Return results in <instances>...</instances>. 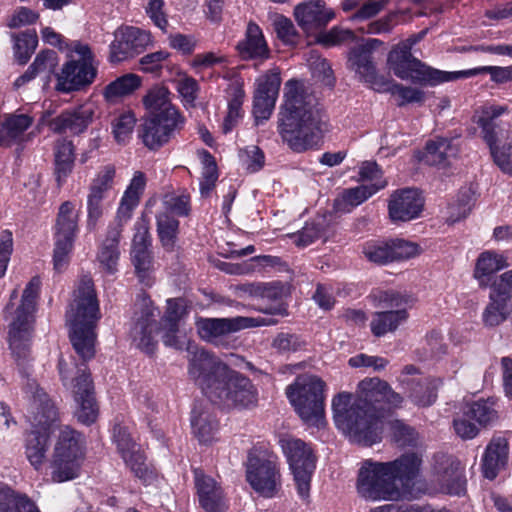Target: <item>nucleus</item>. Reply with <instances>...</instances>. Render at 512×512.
<instances>
[{
  "label": "nucleus",
  "instance_id": "nucleus-1",
  "mask_svg": "<svg viewBox=\"0 0 512 512\" xmlns=\"http://www.w3.org/2000/svg\"><path fill=\"white\" fill-rule=\"evenodd\" d=\"M403 397L380 378H365L358 394L342 392L333 398L335 425L351 441L370 446L382 438L385 416L401 406Z\"/></svg>",
  "mask_w": 512,
  "mask_h": 512
},
{
  "label": "nucleus",
  "instance_id": "nucleus-2",
  "mask_svg": "<svg viewBox=\"0 0 512 512\" xmlns=\"http://www.w3.org/2000/svg\"><path fill=\"white\" fill-rule=\"evenodd\" d=\"M421 462L416 453H406L388 462L365 460L358 470L356 492L369 502L416 498Z\"/></svg>",
  "mask_w": 512,
  "mask_h": 512
},
{
  "label": "nucleus",
  "instance_id": "nucleus-3",
  "mask_svg": "<svg viewBox=\"0 0 512 512\" xmlns=\"http://www.w3.org/2000/svg\"><path fill=\"white\" fill-rule=\"evenodd\" d=\"M188 371L214 404L223 408H249L257 403L258 392L251 380L205 350L194 352Z\"/></svg>",
  "mask_w": 512,
  "mask_h": 512
},
{
  "label": "nucleus",
  "instance_id": "nucleus-4",
  "mask_svg": "<svg viewBox=\"0 0 512 512\" xmlns=\"http://www.w3.org/2000/svg\"><path fill=\"white\" fill-rule=\"evenodd\" d=\"M284 103L278 118V133L293 151L303 152L318 145L322 117L314 98L305 91L302 81L288 80L284 85Z\"/></svg>",
  "mask_w": 512,
  "mask_h": 512
},
{
  "label": "nucleus",
  "instance_id": "nucleus-5",
  "mask_svg": "<svg viewBox=\"0 0 512 512\" xmlns=\"http://www.w3.org/2000/svg\"><path fill=\"white\" fill-rule=\"evenodd\" d=\"M186 314L187 306L183 299H168L167 309L158 326L156 318L159 311L150 298L142 296L135 304L134 325L130 331L133 344L144 353L152 354L157 346L155 333L159 331L165 346L178 350L186 347L193 356L200 349L192 346L186 333L180 329V322Z\"/></svg>",
  "mask_w": 512,
  "mask_h": 512
},
{
  "label": "nucleus",
  "instance_id": "nucleus-6",
  "mask_svg": "<svg viewBox=\"0 0 512 512\" xmlns=\"http://www.w3.org/2000/svg\"><path fill=\"white\" fill-rule=\"evenodd\" d=\"M100 318L99 303L90 277L80 279L73 299L66 311L70 340L77 354L84 360L94 356V328Z\"/></svg>",
  "mask_w": 512,
  "mask_h": 512
},
{
  "label": "nucleus",
  "instance_id": "nucleus-7",
  "mask_svg": "<svg viewBox=\"0 0 512 512\" xmlns=\"http://www.w3.org/2000/svg\"><path fill=\"white\" fill-rule=\"evenodd\" d=\"M32 393V402L29 407L27 419L31 424V431L25 438V455L29 463L39 470L46 459L49 448L50 433L56 427L58 412L48 395L38 386Z\"/></svg>",
  "mask_w": 512,
  "mask_h": 512
},
{
  "label": "nucleus",
  "instance_id": "nucleus-8",
  "mask_svg": "<svg viewBox=\"0 0 512 512\" xmlns=\"http://www.w3.org/2000/svg\"><path fill=\"white\" fill-rule=\"evenodd\" d=\"M426 32L409 37L399 43L388 55V64L393 73L402 80H410L421 85L436 86L452 80L449 72L427 66L411 54V49Z\"/></svg>",
  "mask_w": 512,
  "mask_h": 512
},
{
  "label": "nucleus",
  "instance_id": "nucleus-9",
  "mask_svg": "<svg viewBox=\"0 0 512 512\" xmlns=\"http://www.w3.org/2000/svg\"><path fill=\"white\" fill-rule=\"evenodd\" d=\"M85 456V439L69 426L59 429L50 460L51 479L62 483L79 477Z\"/></svg>",
  "mask_w": 512,
  "mask_h": 512
},
{
  "label": "nucleus",
  "instance_id": "nucleus-10",
  "mask_svg": "<svg viewBox=\"0 0 512 512\" xmlns=\"http://www.w3.org/2000/svg\"><path fill=\"white\" fill-rule=\"evenodd\" d=\"M325 383L314 375L298 376L286 389L287 397L302 421L315 427L325 424Z\"/></svg>",
  "mask_w": 512,
  "mask_h": 512
},
{
  "label": "nucleus",
  "instance_id": "nucleus-11",
  "mask_svg": "<svg viewBox=\"0 0 512 512\" xmlns=\"http://www.w3.org/2000/svg\"><path fill=\"white\" fill-rule=\"evenodd\" d=\"M39 285L40 281L37 278H33L26 285L21 303L9 324V346L17 360H24L29 355Z\"/></svg>",
  "mask_w": 512,
  "mask_h": 512
},
{
  "label": "nucleus",
  "instance_id": "nucleus-12",
  "mask_svg": "<svg viewBox=\"0 0 512 512\" xmlns=\"http://www.w3.org/2000/svg\"><path fill=\"white\" fill-rule=\"evenodd\" d=\"M281 449L287 459L299 497L309 498L311 478L316 468V456L309 444L292 436L279 439Z\"/></svg>",
  "mask_w": 512,
  "mask_h": 512
},
{
  "label": "nucleus",
  "instance_id": "nucleus-13",
  "mask_svg": "<svg viewBox=\"0 0 512 512\" xmlns=\"http://www.w3.org/2000/svg\"><path fill=\"white\" fill-rule=\"evenodd\" d=\"M71 52L75 53L78 59L67 61L57 74L56 89L63 93L78 91L89 86L97 75L94 56L87 44L73 42Z\"/></svg>",
  "mask_w": 512,
  "mask_h": 512
},
{
  "label": "nucleus",
  "instance_id": "nucleus-14",
  "mask_svg": "<svg viewBox=\"0 0 512 512\" xmlns=\"http://www.w3.org/2000/svg\"><path fill=\"white\" fill-rule=\"evenodd\" d=\"M379 305L384 311L375 312L370 321V329L374 336L382 337L395 332L409 319V309L413 299L397 291H381L378 295Z\"/></svg>",
  "mask_w": 512,
  "mask_h": 512
},
{
  "label": "nucleus",
  "instance_id": "nucleus-15",
  "mask_svg": "<svg viewBox=\"0 0 512 512\" xmlns=\"http://www.w3.org/2000/svg\"><path fill=\"white\" fill-rule=\"evenodd\" d=\"M505 106L491 105L484 107L474 116L475 123L482 129L483 138L489 145L494 162L505 173L512 174V145H499L504 138L502 129H499L494 120L504 114Z\"/></svg>",
  "mask_w": 512,
  "mask_h": 512
},
{
  "label": "nucleus",
  "instance_id": "nucleus-16",
  "mask_svg": "<svg viewBox=\"0 0 512 512\" xmlns=\"http://www.w3.org/2000/svg\"><path fill=\"white\" fill-rule=\"evenodd\" d=\"M380 44L378 39H367L352 47L347 54V68L359 81L377 92H384L389 88V80L377 73L373 59V52Z\"/></svg>",
  "mask_w": 512,
  "mask_h": 512
},
{
  "label": "nucleus",
  "instance_id": "nucleus-17",
  "mask_svg": "<svg viewBox=\"0 0 512 512\" xmlns=\"http://www.w3.org/2000/svg\"><path fill=\"white\" fill-rule=\"evenodd\" d=\"M116 167L107 164L100 167L91 179L87 195V227L92 230L104 214L109 199H114Z\"/></svg>",
  "mask_w": 512,
  "mask_h": 512
},
{
  "label": "nucleus",
  "instance_id": "nucleus-18",
  "mask_svg": "<svg viewBox=\"0 0 512 512\" xmlns=\"http://www.w3.org/2000/svg\"><path fill=\"white\" fill-rule=\"evenodd\" d=\"M183 125L184 117L180 112L167 115H146L141 125L140 138L149 149H158L167 143Z\"/></svg>",
  "mask_w": 512,
  "mask_h": 512
},
{
  "label": "nucleus",
  "instance_id": "nucleus-19",
  "mask_svg": "<svg viewBox=\"0 0 512 512\" xmlns=\"http://www.w3.org/2000/svg\"><path fill=\"white\" fill-rule=\"evenodd\" d=\"M246 473L247 481L256 492L266 498L275 496L280 475L274 459L262 458L250 453Z\"/></svg>",
  "mask_w": 512,
  "mask_h": 512
},
{
  "label": "nucleus",
  "instance_id": "nucleus-20",
  "mask_svg": "<svg viewBox=\"0 0 512 512\" xmlns=\"http://www.w3.org/2000/svg\"><path fill=\"white\" fill-rule=\"evenodd\" d=\"M151 41L148 31L133 26H121L114 32L109 59L112 63L124 61L141 53Z\"/></svg>",
  "mask_w": 512,
  "mask_h": 512
},
{
  "label": "nucleus",
  "instance_id": "nucleus-21",
  "mask_svg": "<svg viewBox=\"0 0 512 512\" xmlns=\"http://www.w3.org/2000/svg\"><path fill=\"white\" fill-rule=\"evenodd\" d=\"M294 18L307 34L318 33L336 17L335 11L324 0H308L297 4Z\"/></svg>",
  "mask_w": 512,
  "mask_h": 512
},
{
  "label": "nucleus",
  "instance_id": "nucleus-22",
  "mask_svg": "<svg viewBox=\"0 0 512 512\" xmlns=\"http://www.w3.org/2000/svg\"><path fill=\"white\" fill-rule=\"evenodd\" d=\"M79 375L73 384L74 400L76 408L74 415L78 422L84 425L93 424L99 415V407L94 397V389L90 374L79 370Z\"/></svg>",
  "mask_w": 512,
  "mask_h": 512
},
{
  "label": "nucleus",
  "instance_id": "nucleus-23",
  "mask_svg": "<svg viewBox=\"0 0 512 512\" xmlns=\"http://www.w3.org/2000/svg\"><path fill=\"white\" fill-rule=\"evenodd\" d=\"M97 112V105L93 101H86L79 106L66 110L50 122V128L57 133L70 132L78 135L84 132L92 123Z\"/></svg>",
  "mask_w": 512,
  "mask_h": 512
},
{
  "label": "nucleus",
  "instance_id": "nucleus-24",
  "mask_svg": "<svg viewBox=\"0 0 512 512\" xmlns=\"http://www.w3.org/2000/svg\"><path fill=\"white\" fill-rule=\"evenodd\" d=\"M112 438L117 445L123 460L131 471L140 479L146 480L148 469L145 464V456L140 447L132 439L128 428L120 423H115L112 429Z\"/></svg>",
  "mask_w": 512,
  "mask_h": 512
},
{
  "label": "nucleus",
  "instance_id": "nucleus-25",
  "mask_svg": "<svg viewBox=\"0 0 512 512\" xmlns=\"http://www.w3.org/2000/svg\"><path fill=\"white\" fill-rule=\"evenodd\" d=\"M261 324L250 317L201 318L196 322L199 336L207 342H216L222 336Z\"/></svg>",
  "mask_w": 512,
  "mask_h": 512
},
{
  "label": "nucleus",
  "instance_id": "nucleus-26",
  "mask_svg": "<svg viewBox=\"0 0 512 512\" xmlns=\"http://www.w3.org/2000/svg\"><path fill=\"white\" fill-rule=\"evenodd\" d=\"M423 205V197L417 189H400L390 196L388 203L389 216L393 222H407L420 215Z\"/></svg>",
  "mask_w": 512,
  "mask_h": 512
},
{
  "label": "nucleus",
  "instance_id": "nucleus-27",
  "mask_svg": "<svg viewBox=\"0 0 512 512\" xmlns=\"http://www.w3.org/2000/svg\"><path fill=\"white\" fill-rule=\"evenodd\" d=\"M194 483L200 506L206 512H225L228 508L224 491L212 477L194 469Z\"/></svg>",
  "mask_w": 512,
  "mask_h": 512
},
{
  "label": "nucleus",
  "instance_id": "nucleus-28",
  "mask_svg": "<svg viewBox=\"0 0 512 512\" xmlns=\"http://www.w3.org/2000/svg\"><path fill=\"white\" fill-rule=\"evenodd\" d=\"M435 480L446 494L460 496L465 492L464 468L458 460L443 456L435 466Z\"/></svg>",
  "mask_w": 512,
  "mask_h": 512
},
{
  "label": "nucleus",
  "instance_id": "nucleus-29",
  "mask_svg": "<svg viewBox=\"0 0 512 512\" xmlns=\"http://www.w3.org/2000/svg\"><path fill=\"white\" fill-rule=\"evenodd\" d=\"M236 49L241 59L263 62L270 58L271 50L262 29L255 22L247 24L244 37L237 43Z\"/></svg>",
  "mask_w": 512,
  "mask_h": 512
},
{
  "label": "nucleus",
  "instance_id": "nucleus-30",
  "mask_svg": "<svg viewBox=\"0 0 512 512\" xmlns=\"http://www.w3.org/2000/svg\"><path fill=\"white\" fill-rule=\"evenodd\" d=\"M509 443L503 436L491 439L482 457V471L485 478L493 480L508 460Z\"/></svg>",
  "mask_w": 512,
  "mask_h": 512
},
{
  "label": "nucleus",
  "instance_id": "nucleus-31",
  "mask_svg": "<svg viewBox=\"0 0 512 512\" xmlns=\"http://www.w3.org/2000/svg\"><path fill=\"white\" fill-rule=\"evenodd\" d=\"M507 266V258L503 254L486 250L478 256L473 275L481 287H487L491 276Z\"/></svg>",
  "mask_w": 512,
  "mask_h": 512
},
{
  "label": "nucleus",
  "instance_id": "nucleus-32",
  "mask_svg": "<svg viewBox=\"0 0 512 512\" xmlns=\"http://www.w3.org/2000/svg\"><path fill=\"white\" fill-rule=\"evenodd\" d=\"M456 138L448 139L438 137L426 144L424 160L429 165L446 166L451 158H455L459 152Z\"/></svg>",
  "mask_w": 512,
  "mask_h": 512
},
{
  "label": "nucleus",
  "instance_id": "nucleus-33",
  "mask_svg": "<svg viewBox=\"0 0 512 512\" xmlns=\"http://www.w3.org/2000/svg\"><path fill=\"white\" fill-rule=\"evenodd\" d=\"M33 122V116L16 111L4 116L0 129L4 139L12 146L25 140V132L32 126Z\"/></svg>",
  "mask_w": 512,
  "mask_h": 512
},
{
  "label": "nucleus",
  "instance_id": "nucleus-34",
  "mask_svg": "<svg viewBox=\"0 0 512 512\" xmlns=\"http://www.w3.org/2000/svg\"><path fill=\"white\" fill-rule=\"evenodd\" d=\"M441 384L442 380L435 377H424L417 381L413 380L410 386H408V397L417 406H430L436 401L437 390Z\"/></svg>",
  "mask_w": 512,
  "mask_h": 512
},
{
  "label": "nucleus",
  "instance_id": "nucleus-35",
  "mask_svg": "<svg viewBox=\"0 0 512 512\" xmlns=\"http://www.w3.org/2000/svg\"><path fill=\"white\" fill-rule=\"evenodd\" d=\"M191 427L201 443H209L217 432L218 422L202 405H195L192 410Z\"/></svg>",
  "mask_w": 512,
  "mask_h": 512
},
{
  "label": "nucleus",
  "instance_id": "nucleus-36",
  "mask_svg": "<svg viewBox=\"0 0 512 512\" xmlns=\"http://www.w3.org/2000/svg\"><path fill=\"white\" fill-rule=\"evenodd\" d=\"M143 105L147 110V115H167L173 112H179L171 103V93L164 86L152 87L143 98Z\"/></svg>",
  "mask_w": 512,
  "mask_h": 512
},
{
  "label": "nucleus",
  "instance_id": "nucleus-37",
  "mask_svg": "<svg viewBox=\"0 0 512 512\" xmlns=\"http://www.w3.org/2000/svg\"><path fill=\"white\" fill-rule=\"evenodd\" d=\"M228 109L221 125L224 134L230 133L240 122L243 117V101L245 92L241 85L232 84L228 89Z\"/></svg>",
  "mask_w": 512,
  "mask_h": 512
},
{
  "label": "nucleus",
  "instance_id": "nucleus-38",
  "mask_svg": "<svg viewBox=\"0 0 512 512\" xmlns=\"http://www.w3.org/2000/svg\"><path fill=\"white\" fill-rule=\"evenodd\" d=\"M55 175L56 181L61 186L71 174L74 167V145L68 140H59L55 146Z\"/></svg>",
  "mask_w": 512,
  "mask_h": 512
},
{
  "label": "nucleus",
  "instance_id": "nucleus-39",
  "mask_svg": "<svg viewBox=\"0 0 512 512\" xmlns=\"http://www.w3.org/2000/svg\"><path fill=\"white\" fill-rule=\"evenodd\" d=\"M387 185L386 181L377 184H362L360 186L344 190L341 198L335 201L337 210H345L346 206L355 207L363 203L380 189Z\"/></svg>",
  "mask_w": 512,
  "mask_h": 512
},
{
  "label": "nucleus",
  "instance_id": "nucleus-40",
  "mask_svg": "<svg viewBox=\"0 0 512 512\" xmlns=\"http://www.w3.org/2000/svg\"><path fill=\"white\" fill-rule=\"evenodd\" d=\"M79 213L75 204L65 201L59 207L54 235L75 237L78 232Z\"/></svg>",
  "mask_w": 512,
  "mask_h": 512
},
{
  "label": "nucleus",
  "instance_id": "nucleus-41",
  "mask_svg": "<svg viewBox=\"0 0 512 512\" xmlns=\"http://www.w3.org/2000/svg\"><path fill=\"white\" fill-rule=\"evenodd\" d=\"M0 512H40L24 495H15L5 484H0Z\"/></svg>",
  "mask_w": 512,
  "mask_h": 512
},
{
  "label": "nucleus",
  "instance_id": "nucleus-42",
  "mask_svg": "<svg viewBox=\"0 0 512 512\" xmlns=\"http://www.w3.org/2000/svg\"><path fill=\"white\" fill-rule=\"evenodd\" d=\"M156 220L157 233L163 248L166 251H173L178 239L179 221L167 212L159 213Z\"/></svg>",
  "mask_w": 512,
  "mask_h": 512
},
{
  "label": "nucleus",
  "instance_id": "nucleus-43",
  "mask_svg": "<svg viewBox=\"0 0 512 512\" xmlns=\"http://www.w3.org/2000/svg\"><path fill=\"white\" fill-rule=\"evenodd\" d=\"M141 85V78L136 74H125L109 83L104 89V97L107 101L114 102L132 94Z\"/></svg>",
  "mask_w": 512,
  "mask_h": 512
},
{
  "label": "nucleus",
  "instance_id": "nucleus-44",
  "mask_svg": "<svg viewBox=\"0 0 512 512\" xmlns=\"http://www.w3.org/2000/svg\"><path fill=\"white\" fill-rule=\"evenodd\" d=\"M172 83L178 92L185 107H194L198 98L200 86L196 79L186 72L179 71L172 79Z\"/></svg>",
  "mask_w": 512,
  "mask_h": 512
},
{
  "label": "nucleus",
  "instance_id": "nucleus-45",
  "mask_svg": "<svg viewBox=\"0 0 512 512\" xmlns=\"http://www.w3.org/2000/svg\"><path fill=\"white\" fill-rule=\"evenodd\" d=\"M119 232L114 231L106 238V240L101 245L97 259L103 269H105L108 273H114L117 270V263L119 260Z\"/></svg>",
  "mask_w": 512,
  "mask_h": 512
},
{
  "label": "nucleus",
  "instance_id": "nucleus-46",
  "mask_svg": "<svg viewBox=\"0 0 512 512\" xmlns=\"http://www.w3.org/2000/svg\"><path fill=\"white\" fill-rule=\"evenodd\" d=\"M463 409L465 410V416L470 417L482 426L491 424L498 418L494 402L490 399L467 403Z\"/></svg>",
  "mask_w": 512,
  "mask_h": 512
},
{
  "label": "nucleus",
  "instance_id": "nucleus-47",
  "mask_svg": "<svg viewBox=\"0 0 512 512\" xmlns=\"http://www.w3.org/2000/svg\"><path fill=\"white\" fill-rule=\"evenodd\" d=\"M355 33L350 29L340 26H333L329 30H321L317 33L316 42L325 46L333 47L356 41Z\"/></svg>",
  "mask_w": 512,
  "mask_h": 512
},
{
  "label": "nucleus",
  "instance_id": "nucleus-48",
  "mask_svg": "<svg viewBox=\"0 0 512 512\" xmlns=\"http://www.w3.org/2000/svg\"><path fill=\"white\" fill-rule=\"evenodd\" d=\"M162 203L164 212L168 214L171 212L177 216L186 217L191 211L190 194L185 190L165 194Z\"/></svg>",
  "mask_w": 512,
  "mask_h": 512
},
{
  "label": "nucleus",
  "instance_id": "nucleus-49",
  "mask_svg": "<svg viewBox=\"0 0 512 512\" xmlns=\"http://www.w3.org/2000/svg\"><path fill=\"white\" fill-rule=\"evenodd\" d=\"M490 302L483 311L482 319L486 326L494 327L501 324L512 313V303L489 298Z\"/></svg>",
  "mask_w": 512,
  "mask_h": 512
},
{
  "label": "nucleus",
  "instance_id": "nucleus-50",
  "mask_svg": "<svg viewBox=\"0 0 512 512\" xmlns=\"http://www.w3.org/2000/svg\"><path fill=\"white\" fill-rule=\"evenodd\" d=\"M74 241L75 237L54 235L53 265L56 271L68 266Z\"/></svg>",
  "mask_w": 512,
  "mask_h": 512
},
{
  "label": "nucleus",
  "instance_id": "nucleus-51",
  "mask_svg": "<svg viewBox=\"0 0 512 512\" xmlns=\"http://www.w3.org/2000/svg\"><path fill=\"white\" fill-rule=\"evenodd\" d=\"M131 259L140 282L150 286L152 284L150 277L152 258L149 248H132Z\"/></svg>",
  "mask_w": 512,
  "mask_h": 512
},
{
  "label": "nucleus",
  "instance_id": "nucleus-52",
  "mask_svg": "<svg viewBox=\"0 0 512 512\" xmlns=\"http://www.w3.org/2000/svg\"><path fill=\"white\" fill-rule=\"evenodd\" d=\"M280 69L273 67L266 73L260 75L255 82V94H261L278 98L279 89L281 85Z\"/></svg>",
  "mask_w": 512,
  "mask_h": 512
},
{
  "label": "nucleus",
  "instance_id": "nucleus-53",
  "mask_svg": "<svg viewBox=\"0 0 512 512\" xmlns=\"http://www.w3.org/2000/svg\"><path fill=\"white\" fill-rule=\"evenodd\" d=\"M38 44L35 31L23 32L14 37V54L20 64H25Z\"/></svg>",
  "mask_w": 512,
  "mask_h": 512
},
{
  "label": "nucleus",
  "instance_id": "nucleus-54",
  "mask_svg": "<svg viewBox=\"0 0 512 512\" xmlns=\"http://www.w3.org/2000/svg\"><path fill=\"white\" fill-rule=\"evenodd\" d=\"M135 123V115L130 111L124 112L114 119L112 132L119 144H125L130 140Z\"/></svg>",
  "mask_w": 512,
  "mask_h": 512
},
{
  "label": "nucleus",
  "instance_id": "nucleus-55",
  "mask_svg": "<svg viewBox=\"0 0 512 512\" xmlns=\"http://www.w3.org/2000/svg\"><path fill=\"white\" fill-rule=\"evenodd\" d=\"M364 256L373 263L384 265L391 262L388 241L371 240L363 245Z\"/></svg>",
  "mask_w": 512,
  "mask_h": 512
},
{
  "label": "nucleus",
  "instance_id": "nucleus-56",
  "mask_svg": "<svg viewBox=\"0 0 512 512\" xmlns=\"http://www.w3.org/2000/svg\"><path fill=\"white\" fill-rule=\"evenodd\" d=\"M478 73H488L491 79L496 83H505L512 79V69L510 67L500 66H483L467 71L453 72L452 80L457 79L461 76H472Z\"/></svg>",
  "mask_w": 512,
  "mask_h": 512
},
{
  "label": "nucleus",
  "instance_id": "nucleus-57",
  "mask_svg": "<svg viewBox=\"0 0 512 512\" xmlns=\"http://www.w3.org/2000/svg\"><path fill=\"white\" fill-rule=\"evenodd\" d=\"M389 246L391 262L414 258L421 251L418 244L404 239H391L389 240Z\"/></svg>",
  "mask_w": 512,
  "mask_h": 512
},
{
  "label": "nucleus",
  "instance_id": "nucleus-58",
  "mask_svg": "<svg viewBox=\"0 0 512 512\" xmlns=\"http://www.w3.org/2000/svg\"><path fill=\"white\" fill-rule=\"evenodd\" d=\"M203 165L200 179V192L202 196H207L215 186L218 179V172L216 163L208 152L203 153Z\"/></svg>",
  "mask_w": 512,
  "mask_h": 512
},
{
  "label": "nucleus",
  "instance_id": "nucleus-59",
  "mask_svg": "<svg viewBox=\"0 0 512 512\" xmlns=\"http://www.w3.org/2000/svg\"><path fill=\"white\" fill-rule=\"evenodd\" d=\"M273 27L277 37L285 44H296L298 33L292 21L283 16L275 15L273 18Z\"/></svg>",
  "mask_w": 512,
  "mask_h": 512
},
{
  "label": "nucleus",
  "instance_id": "nucleus-60",
  "mask_svg": "<svg viewBox=\"0 0 512 512\" xmlns=\"http://www.w3.org/2000/svg\"><path fill=\"white\" fill-rule=\"evenodd\" d=\"M277 98L255 94L253 101V115L256 125L268 120L272 115Z\"/></svg>",
  "mask_w": 512,
  "mask_h": 512
},
{
  "label": "nucleus",
  "instance_id": "nucleus-61",
  "mask_svg": "<svg viewBox=\"0 0 512 512\" xmlns=\"http://www.w3.org/2000/svg\"><path fill=\"white\" fill-rule=\"evenodd\" d=\"M386 91H390L392 94H396L400 97L401 102L400 106L408 104V103H421L425 99V93L423 90L404 86L398 83H392L389 81V88Z\"/></svg>",
  "mask_w": 512,
  "mask_h": 512
},
{
  "label": "nucleus",
  "instance_id": "nucleus-62",
  "mask_svg": "<svg viewBox=\"0 0 512 512\" xmlns=\"http://www.w3.org/2000/svg\"><path fill=\"white\" fill-rule=\"evenodd\" d=\"M512 297V269L501 274L491 285L489 298L510 302Z\"/></svg>",
  "mask_w": 512,
  "mask_h": 512
},
{
  "label": "nucleus",
  "instance_id": "nucleus-63",
  "mask_svg": "<svg viewBox=\"0 0 512 512\" xmlns=\"http://www.w3.org/2000/svg\"><path fill=\"white\" fill-rule=\"evenodd\" d=\"M239 157L242 164L249 172H256L260 170L265 161V156L262 150L256 145H250L241 149Z\"/></svg>",
  "mask_w": 512,
  "mask_h": 512
},
{
  "label": "nucleus",
  "instance_id": "nucleus-64",
  "mask_svg": "<svg viewBox=\"0 0 512 512\" xmlns=\"http://www.w3.org/2000/svg\"><path fill=\"white\" fill-rule=\"evenodd\" d=\"M394 441L400 446L414 445L417 441L416 431L400 420L389 423Z\"/></svg>",
  "mask_w": 512,
  "mask_h": 512
}]
</instances>
